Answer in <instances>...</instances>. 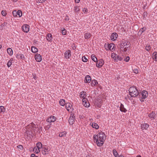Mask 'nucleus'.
Listing matches in <instances>:
<instances>
[{"instance_id":"f257e3e1","label":"nucleus","mask_w":157,"mask_h":157,"mask_svg":"<svg viewBox=\"0 0 157 157\" xmlns=\"http://www.w3.org/2000/svg\"><path fill=\"white\" fill-rule=\"evenodd\" d=\"M97 135L99 141V142H98L97 145L99 146H101L103 145L106 136L104 133L102 132L98 133Z\"/></svg>"},{"instance_id":"f03ea898","label":"nucleus","mask_w":157,"mask_h":157,"mask_svg":"<svg viewBox=\"0 0 157 157\" xmlns=\"http://www.w3.org/2000/svg\"><path fill=\"white\" fill-rule=\"evenodd\" d=\"M129 93L131 97H135L139 95V92L138 90L135 86L131 87L129 90Z\"/></svg>"},{"instance_id":"7ed1b4c3","label":"nucleus","mask_w":157,"mask_h":157,"mask_svg":"<svg viewBox=\"0 0 157 157\" xmlns=\"http://www.w3.org/2000/svg\"><path fill=\"white\" fill-rule=\"evenodd\" d=\"M13 15L14 17H17V15L19 17H21L22 15V11L20 10H18V11L16 10H14L12 12Z\"/></svg>"},{"instance_id":"20e7f679","label":"nucleus","mask_w":157,"mask_h":157,"mask_svg":"<svg viewBox=\"0 0 157 157\" xmlns=\"http://www.w3.org/2000/svg\"><path fill=\"white\" fill-rule=\"evenodd\" d=\"M37 128V126L35 125L33 122L30 123L26 126V129L31 130L34 128Z\"/></svg>"},{"instance_id":"39448f33","label":"nucleus","mask_w":157,"mask_h":157,"mask_svg":"<svg viewBox=\"0 0 157 157\" xmlns=\"http://www.w3.org/2000/svg\"><path fill=\"white\" fill-rule=\"evenodd\" d=\"M97 62L96 66L97 67L99 68L102 67L104 63V60L102 59H100L98 61L97 60Z\"/></svg>"},{"instance_id":"423d86ee","label":"nucleus","mask_w":157,"mask_h":157,"mask_svg":"<svg viewBox=\"0 0 157 157\" xmlns=\"http://www.w3.org/2000/svg\"><path fill=\"white\" fill-rule=\"evenodd\" d=\"M64 58L66 59L70 58L71 56V51L70 50L66 51L64 53Z\"/></svg>"},{"instance_id":"0eeeda50","label":"nucleus","mask_w":157,"mask_h":157,"mask_svg":"<svg viewBox=\"0 0 157 157\" xmlns=\"http://www.w3.org/2000/svg\"><path fill=\"white\" fill-rule=\"evenodd\" d=\"M43 150L42 153L44 155H46L49 154L50 148H49L48 147H44L43 148Z\"/></svg>"},{"instance_id":"6e6552de","label":"nucleus","mask_w":157,"mask_h":157,"mask_svg":"<svg viewBox=\"0 0 157 157\" xmlns=\"http://www.w3.org/2000/svg\"><path fill=\"white\" fill-rule=\"evenodd\" d=\"M21 28L22 30L25 32L27 33L29 31V26L28 25H24Z\"/></svg>"},{"instance_id":"1a4fd4ad","label":"nucleus","mask_w":157,"mask_h":157,"mask_svg":"<svg viewBox=\"0 0 157 157\" xmlns=\"http://www.w3.org/2000/svg\"><path fill=\"white\" fill-rule=\"evenodd\" d=\"M56 117L53 116H50V117L48 118L46 121L48 122H54L56 121Z\"/></svg>"},{"instance_id":"9d476101","label":"nucleus","mask_w":157,"mask_h":157,"mask_svg":"<svg viewBox=\"0 0 157 157\" xmlns=\"http://www.w3.org/2000/svg\"><path fill=\"white\" fill-rule=\"evenodd\" d=\"M149 127V125L147 123H143L141 125V128L142 130L147 129Z\"/></svg>"},{"instance_id":"9b49d317","label":"nucleus","mask_w":157,"mask_h":157,"mask_svg":"<svg viewBox=\"0 0 157 157\" xmlns=\"http://www.w3.org/2000/svg\"><path fill=\"white\" fill-rule=\"evenodd\" d=\"M141 95L142 98L145 99L148 96L147 92L146 90H144L142 92Z\"/></svg>"},{"instance_id":"f8f14e48","label":"nucleus","mask_w":157,"mask_h":157,"mask_svg":"<svg viewBox=\"0 0 157 157\" xmlns=\"http://www.w3.org/2000/svg\"><path fill=\"white\" fill-rule=\"evenodd\" d=\"M35 59L37 62H40L41 61V57L40 54H36L35 56Z\"/></svg>"},{"instance_id":"ddd939ff","label":"nucleus","mask_w":157,"mask_h":157,"mask_svg":"<svg viewBox=\"0 0 157 157\" xmlns=\"http://www.w3.org/2000/svg\"><path fill=\"white\" fill-rule=\"evenodd\" d=\"M117 34L115 33H113L111 36V38L112 40H115L117 37Z\"/></svg>"},{"instance_id":"4468645a","label":"nucleus","mask_w":157,"mask_h":157,"mask_svg":"<svg viewBox=\"0 0 157 157\" xmlns=\"http://www.w3.org/2000/svg\"><path fill=\"white\" fill-rule=\"evenodd\" d=\"M120 109L121 112H124V113H126L127 111L126 109L124 108L123 105L121 103Z\"/></svg>"},{"instance_id":"2eb2a0df","label":"nucleus","mask_w":157,"mask_h":157,"mask_svg":"<svg viewBox=\"0 0 157 157\" xmlns=\"http://www.w3.org/2000/svg\"><path fill=\"white\" fill-rule=\"evenodd\" d=\"M68 122L70 124H73L75 122L74 117L73 116L70 117L69 118Z\"/></svg>"},{"instance_id":"dca6fc26","label":"nucleus","mask_w":157,"mask_h":157,"mask_svg":"<svg viewBox=\"0 0 157 157\" xmlns=\"http://www.w3.org/2000/svg\"><path fill=\"white\" fill-rule=\"evenodd\" d=\"M91 80V78L89 75H87L85 77V82L86 83H89Z\"/></svg>"},{"instance_id":"f3484780","label":"nucleus","mask_w":157,"mask_h":157,"mask_svg":"<svg viewBox=\"0 0 157 157\" xmlns=\"http://www.w3.org/2000/svg\"><path fill=\"white\" fill-rule=\"evenodd\" d=\"M114 44L113 43L107 44L108 49L111 51L114 50Z\"/></svg>"},{"instance_id":"a211bd4d","label":"nucleus","mask_w":157,"mask_h":157,"mask_svg":"<svg viewBox=\"0 0 157 157\" xmlns=\"http://www.w3.org/2000/svg\"><path fill=\"white\" fill-rule=\"evenodd\" d=\"M65 106L67 110L68 111H70V110L71 109V107H72L71 105L69 103H66Z\"/></svg>"},{"instance_id":"6ab92c4d","label":"nucleus","mask_w":157,"mask_h":157,"mask_svg":"<svg viewBox=\"0 0 157 157\" xmlns=\"http://www.w3.org/2000/svg\"><path fill=\"white\" fill-rule=\"evenodd\" d=\"M91 36V33H85L84 35V37L85 39H88L90 38Z\"/></svg>"},{"instance_id":"aec40b11","label":"nucleus","mask_w":157,"mask_h":157,"mask_svg":"<svg viewBox=\"0 0 157 157\" xmlns=\"http://www.w3.org/2000/svg\"><path fill=\"white\" fill-rule=\"evenodd\" d=\"M46 38L48 41H51L52 39V34L50 33L47 34L46 36Z\"/></svg>"},{"instance_id":"412c9836","label":"nucleus","mask_w":157,"mask_h":157,"mask_svg":"<svg viewBox=\"0 0 157 157\" xmlns=\"http://www.w3.org/2000/svg\"><path fill=\"white\" fill-rule=\"evenodd\" d=\"M86 93L84 91H82L81 92L80 94V96L81 98H85L86 96Z\"/></svg>"},{"instance_id":"4be33fe9","label":"nucleus","mask_w":157,"mask_h":157,"mask_svg":"<svg viewBox=\"0 0 157 157\" xmlns=\"http://www.w3.org/2000/svg\"><path fill=\"white\" fill-rule=\"evenodd\" d=\"M155 113L154 112H152L151 113H150L148 115V116L150 118L155 119Z\"/></svg>"},{"instance_id":"5701e85b","label":"nucleus","mask_w":157,"mask_h":157,"mask_svg":"<svg viewBox=\"0 0 157 157\" xmlns=\"http://www.w3.org/2000/svg\"><path fill=\"white\" fill-rule=\"evenodd\" d=\"M38 147H35L33 148V150L34 152L36 153H38L40 152V150L39 148H38Z\"/></svg>"},{"instance_id":"b1692460","label":"nucleus","mask_w":157,"mask_h":157,"mask_svg":"<svg viewBox=\"0 0 157 157\" xmlns=\"http://www.w3.org/2000/svg\"><path fill=\"white\" fill-rule=\"evenodd\" d=\"M7 52L9 55L11 56L12 55H13V51L11 48H8L7 49Z\"/></svg>"},{"instance_id":"393cba45","label":"nucleus","mask_w":157,"mask_h":157,"mask_svg":"<svg viewBox=\"0 0 157 157\" xmlns=\"http://www.w3.org/2000/svg\"><path fill=\"white\" fill-rule=\"evenodd\" d=\"M32 52L34 53H36L38 51V49L34 46H32L31 48Z\"/></svg>"},{"instance_id":"a878e982","label":"nucleus","mask_w":157,"mask_h":157,"mask_svg":"<svg viewBox=\"0 0 157 157\" xmlns=\"http://www.w3.org/2000/svg\"><path fill=\"white\" fill-rule=\"evenodd\" d=\"M126 41L124 42H122L121 43H120L119 45H120L121 46L120 49H121V48H124V46H126Z\"/></svg>"},{"instance_id":"bb28decb","label":"nucleus","mask_w":157,"mask_h":157,"mask_svg":"<svg viewBox=\"0 0 157 157\" xmlns=\"http://www.w3.org/2000/svg\"><path fill=\"white\" fill-rule=\"evenodd\" d=\"M59 103L61 106H63L66 104L65 100L63 99H60L59 101Z\"/></svg>"},{"instance_id":"cd10ccee","label":"nucleus","mask_w":157,"mask_h":157,"mask_svg":"<svg viewBox=\"0 0 157 157\" xmlns=\"http://www.w3.org/2000/svg\"><path fill=\"white\" fill-rule=\"evenodd\" d=\"M152 57L155 61H157V52H155L153 53Z\"/></svg>"},{"instance_id":"c85d7f7f","label":"nucleus","mask_w":157,"mask_h":157,"mask_svg":"<svg viewBox=\"0 0 157 157\" xmlns=\"http://www.w3.org/2000/svg\"><path fill=\"white\" fill-rule=\"evenodd\" d=\"M98 83L97 81L95 79L93 80L91 83V86H94Z\"/></svg>"},{"instance_id":"c756f323","label":"nucleus","mask_w":157,"mask_h":157,"mask_svg":"<svg viewBox=\"0 0 157 157\" xmlns=\"http://www.w3.org/2000/svg\"><path fill=\"white\" fill-rule=\"evenodd\" d=\"M92 126L93 128H95L96 129H98L99 127V126L98 125V124H97L95 123H92Z\"/></svg>"},{"instance_id":"7c9ffc66","label":"nucleus","mask_w":157,"mask_h":157,"mask_svg":"<svg viewBox=\"0 0 157 157\" xmlns=\"http://www.w3.org/2000/svg\"><path fill=\"white\" fill-rule=\"evenodd\" d=\"M95 55L94 54H92L91 56V58L92 60L95 62H96L97 60V58H96L95 56Z\"/></svg>"},{"instance_id":"2f4dec72","label":"nucleus","mask_w":157,"mask_h":157,"mask_svg":"<svg viewBox=\"0 0 157 157\" xmlns=\"http://www.w3.org/2000/svg\"><path fill=\"white\" fill-rule=\"evenodd\" d=\"M5 109L2 106H0V113H4L5 111Z\"/></svg>"},{"instance_id":"473e14b6","label":"nucleus","mask_w":157,"mask_h":157,"mask_svg":"<svg viewBox=\"0 0 157 157\" xmlns=\"http://www.w3.org/2000/svg\"><path fill=\"white\" fill-rule=\"evenodd\" d=\"M113 152L114 155L115 157H118V154L116 150H113Z\"/></svg>"},{"instance_id":"72a5a7b5","label":"nucleus","mask_w":157,"mask_h":157,"mask_svg":"<svg viewBox=\"0 0 157 157\" xmlns=\"http://www.w3.org/2000/svg\"><path fill=\"white\" fill-rule=\"evenodd\" d=\"M13 61V59H10L8 62L7 63V66L8 67H10L12 64V61Z\"/></svg>"},{"instance_id":"f704fd0d","label":"nucleus","mask_w":157,"mask_h":157,"mask_svg":"<svg viewBox=\"0 0 157 157\" xmlns=\"http://www.w3.org/2000/svg\"><path fill=\"white\" fill-rule=\"evenodd\" d=\"M93 139H94V140L96 141L97 144L98 142H99V141H98V138L97 135H94V137H93Z\"/></svg>"},{"instance_id":"c9c22d12","label":"nucleus","mask_w":157,"mask_h":157,"mask_svg":"<svg viewBox=\"0 0 157 157\" xmlns=\"http://www.w3.org/2000/svg\"><path fill=\"white\" fill-rule=\"evenodd\" d=\"M26 133L27 134V136H28L29 135H32L33 133L31 130L28 129L26 132Z\"/></svg>"},{"instance_id":"e433bc0d","label":"nucleus","mask_w":157,"mask_h":157,"mask_svg":"<svg viewBox=\"0 0 157 157\" xmlns=\"http://www.w3.org/2000/svg\"><path fill=\"white\" fill-rule=\"evenodd\" d=\"M123 59V58H122L121 57H120L118 56H117V57H115V60H116V61H117V60H119L120 61H121Z\"/></svg>"},{"instance_id":"4c0bfd02","label":"nucleus","mask_w":157,"mask_h":157,"mask_svg":"<svg viewBox=\"0 0 157 157\" xmlns=\"http://www.w3.org/2000/svg\"><path fill=\"white\" fill-rule=\"evenodd\" d=\"M83 105L86 107H88L90 106V104L87 100V101H85V103Z\"/></svg>"},{"instance_id":"58836bf2","label":"nucleus","mask_w":157,"mask_h":157,"mask_svg":"<svg viewBox=\"0 0 157 157\" xmlns=\"http://www.w3.org/2000/svg\"><path fill=\"white\" fill-rule=\"evenodd\" d=\"M151 46L149 44H147L145 46V49L147 51H149L151 49Z\"/></svg>"},{"instance_id":"ea45409f","label":"nucleus","mask_w":157,"mask_h":157,"mask_svg":"<svg viewBox=\"0 0 157 157\" xmlns=\"http://www.w3.org/2000/svg\"><path fill=\"white\" fill-rule=\"evenodd\" d=\"M97 102H98L100 104L102 103V99L100 97L97 98Z\"/></svg>"},{"instance_id":"a19ab883","label":"nucleus","mask_w":157,"mask_h":157,"mask_svg":"<svg viewBox=\"0 0 157 157\" xmlns=\"http://www.w3.org/2000/svg\"><path fill=\"white\" fill-rule=\"evenodd\" d=\"M42 144L41 143H40V142L38 143L37 144V147H38V148H39V149H40V148H41L42 147Z\"/></svg>"},{"instance_id":"79ce46f5","label":"nucleus","mask_w":157,"mask_h":157,"mask_svg":"<svg viewBox=\"0 0 157 157\" xmlns=\"http://www.w3.org/2000/svg\"><path fill=\"white\" fill-rule=\"evenodd\" d=\"M126 45L125 47L127 48H129L130 47V44H129L130 43L129 41H126Z\"/></svg>"},{"instance_id":"37998d69","label":"nucleus","mask_w":157,"mask_h":157,"mask_svg":"<svg viewBox=\"0 0 157 157\" xmlns=\"http://www.w3.org/2000/svg\"><path fill=\"white\" fill-rule=\"evenodd\" d=\"M78 7L77 6H75L74 8V10L76 12H78L79 11V9L78 8Z\"/></svg>"},{"instance_id":"c03bdc74","label":"nucleus","mask_w":157,"mask_h":157,"mask_svg":"<svg viewBox=\"0 0 157 157\" xmlns=\"http://www.w3.org/2000/svg\"><path fill=\"white\" fill-rule=\"evenodd\" d=\"M66 133L63 132L62 133H62H60L59 135V136L60 137H64V136H66Z\"/></svg>"},{"instance_id":"a18cd8bd","label":"nucleus","mask_w":157,"mask_h":157,"mask_svg":"<svg viewBox=\"0 0 157 157\" xmlns=\"http://www.w3.org/2000/svg\"><path fill=\"white\" fill-rule=\"evenodd\" d=\"M146 29V28H145V27H143V28L141 29H140L139 31L140 32L141 31V33H142L144 32Z\"/></svg>"},{"instance_id":"49530a36","label":"nucleus","mask_w":157,"mask_h":157,"mask_svg":"<svg viewBox=\"0 0 157 157\" xmlns=\"http://www.w3.org/2000/svg\"><path fill=\"white\" fill-rule=\"evenodd\" d=\"M20 57L21 59H25L24 55L21 54H20Z\"/></svg>"},{"instance_id":"de8ad7c7","label":"nucleus","mask_w":157,"mask_h":157,"mask_svg":"<svg viewBox=\"0 0 157 157\" xmlns=\"http://www.w3.org/2000/svg\"><path fill=\"white\" fill-rule=\"evenodd\" d=\"M1 13L2 15L3 16H6L7 14L6 11L5 10L2 11Z\"/></svg>"},{"instance_id":"09e8293b","label":"nucleus","mask_w":157,"mask_h":157,"mask_svg":"<svg viewBox=\"0 0 157 157\" xmlns=\"http://www.w3.org/2000/svg\"><path fill=\"white\" fill-rule=\"evenodd\" d=\"M66 30L65 29L62 30V33L63 35H65L66 34Z\"/></svg>"},{"instance_id":"8fccbe9b","label":"nucleus","mask_w":157,"mask_h":157,"mask_svg":"<svg viewBox=\"0 0 157 157\" xmlns=\"http://www.w3.org/2000/svg\"><path fill=\"white\" fill-rule=\"evenodd\" d=\"M82 60L83 62H85L87 61V59L84 56L82 57Z\"/></svg>"},{"instance_id":"3c124183","label":"nucleus","mask_w":157,"mask_h":157,"mask_svg":"<svg viewBox=\"0 0 157 157\" xmlns=\"http://www.w3.org/2000/svg\"><path fill=\"white\" fill-rule=\"evenodd\" d=\"M143 17L144 18H146L147 17V13L146 12H144L143 14Z\"/></svg>"},{"instance_id":"603ef678","label":"nucleus","mask_w":157,"mask_h":157,"mask_svg":"<svg viewBox=\"0 0 157 157\" xmlns=\"http://www.w3.org/2000/svg\"><path fill=\"white\" fill-rule=\"evenodd\" d=\"M130 59V58L129 56H127L126 58H125L124 59V60L126 62H128Z\"/></svg>"},{"instance_id":"864d4df0","label":"nucleus","mask_w":157,"mask_h":157,"mask_svg":"<svg viewBox=\"0 0 157 157\" xmlns=\"http://www.w3.org/2000/svg\"><path fill=\"white\" fill-rule=\"evenodd\" d=\"M134 72L136 74H137L138 73V71L137 69H134L133 70Z\"/></svg>"},{"instance_id":"5fc2aeb1","label":"nucleus","mask_w":157,"mask_h":157,"mask_svg":"<svg viewBox=\"0 0 157 157\" xmlns=\"http://www.w3.org/2000/svg\"><path fill=\"white\" fill-rule=\"evenodd\" d=\"M17 147L21 150L23 148V147L21 145H18L17 146Z\"/></svg>"},{"instance_id":"6e6d98bb","label":"nucleus","mask_w":157,"mask_h":157,"mask_svg":"<svg viewBox=\"0 0 157 157\" xmlns=\"http://www.w3.org/2000/svg\"><path fill=\"white\" fill-rule=\"evenodd\" d=\"M7 24V23L6 22H4L2 24L1 26L2 27V26H6Z\"/></svg>"},{"instance_id":"4d7b16f0","label":"nucleus","mask_w":157,"mask_h":157,"mask_svg":"<svg viewBox=\"0 0 157 157\" xmlns=\"http://www.w3.org/2000/svg\"><path fill=\"white\" fill-rule=\"evenodd\" d=\"M85 101H87V99L85 98H83L82 100V101L83 105L85 103Z\"/></svg>"},{"instance_id":"13d9d810","label":"nucleus","mask_w":157,"mask_h":157,"mask_svg":"<svg viewBox=\"0 0 157 157\" xmlns=\"http://www.w3.org/2000/svg\"><path fill=\"white\" fill-rule=\"evenodd\" d=\"M16 58H18V59L20 58V54H16Z\"/></svg>"},{"instance_id":"bf43d9fd","label":"nucleus","mask_w":157,"mask_h":157,"mask_svg":"<svg viewBox=\"0 0 157 157\" xmlns=\"http://www.w3.org/2000/svg\"><path fill=\"white\" fill-rule=\"evenodd\" d=\"M127 50V48L125 47L123 49V50H121L123 52H126Z\"/></svg>"},{"instance_id":"052dcab7","label":"nucleus","mask_w":157,"mask_h":157,"mask_svg":"<svg viewBox=\"0 0 157 157\" xmlns=\"http://www.w3.org/2000/svg\"><path fill=\"white\" fill-rule=\"evenodd\" d=\"M46 0H40L39 1V3H43V2H44Z\"/></svg>"},{"instance_id":"680f3d73","label":"nucleus","mask_w":157,"mask_h":157,"mask_svg":"<svg viewBox=\"0 0 157 157\" xmlns=\"http://www.w3.org/2000/svg\"><path fill=\"white\" fill-rule=\"evenodd\" d=\"M140 100L141 102H143L144 101V98H142V97H141V99H140Z\"/></svg>"},{"instance_id":"e2e57ef3","label":"nucleus","mask_w":157,"mask_h":157,"mask_svg":"<svg viewBox=\"0 0 157 157\" xmlns=\"http://www.w3.org/2000/svg\"><path fill=\"white\" fill-rule=\"evenodd\" d=\"M35 155L34 154H32L31 155V157H35Z\"/></svg>"},{"instance_id":"0e129e2a","label":"nucleus","mask_w":157,"mask_h":157,"mask_svg":"<svg viewBox=\"0 0 157 157\" xmlns=\"http://www.w3.org/2000/svg\"><path fill=\"white\" fill-rule=\"evenodd\" d=\"M80 0H75V2L76 3H78L79 2Z\"/></svg>"},{"instance_id":"69168bd1","label":"nucleus","mask_w":157,"mask_h":157,"mask_svg":"<svg viewBox=\"0 0 157 157\" xmlns=\"http://www.w3.org/2000/svg\"><path fill=\"white\" fill-rule=\"evenodd\" d=\"M67 18H66L65 19V20H66V21H68V20H69V18L68 17H67Z\"/></svg>"},{"instance_id":"338daca9","label":"nucleus","mask_w":157,"mask_h":157,"mask_svg":"<svg viewBox=\"0 0 157 157\" xmlns=\"http://www.w3.org/2000/svg\"><path fill=\"white\" fill-rule=\"evenodd\" d=\"M118 157H124V156L122 155H120L119 156H118Z\"/></svg>"},{"instance_id":"774afa93","label":"nucleus","mask_w":157,"mask_h":157,"mask_svg":"<svg viewBox=\"0 0 157 157\" xmlns=\"http://www.w3.org/2000/svg\"><path fill=\"white\" fill-rule=\"evenodd\" d=\"M136 157H141V156L140 155H138Z\"/></svg>"}]
</instances>
